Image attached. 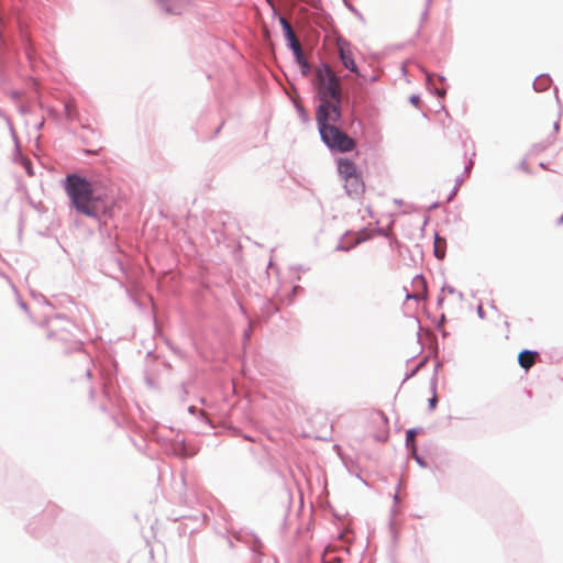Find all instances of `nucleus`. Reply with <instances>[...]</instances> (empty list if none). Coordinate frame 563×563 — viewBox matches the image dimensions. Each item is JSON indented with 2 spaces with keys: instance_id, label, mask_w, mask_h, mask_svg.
<instances>
[{
  "instance_id": "f257e3e1",
  "label": "nucleus",
  "mask_w": 563,
  "mask_h": 563,
  "mask_svg": "<svg viewBox=\"0 0 563 563\" xmlns=\"http://www.w3.org/2000/svg\"><path fill=\"white\" fill-rule=\"evenodd\" d=\"M314 99L318 100L316 118L332 114L333 119H342L341 80L329 64L321 63L311 79Z\"/></svg>"
},
{
  "instance_id": "f03ea898",
  "label": "nucleus",
  "mask_w": 563,
  "mask_h": 563,
  "mask_svg": "<svg viewBox=\"0 0 563 563\" xmlns=\"http://www.w3.org/2000/svg\"><path fill=\"white\" fill-rule=\"evenodd\" d=\"M65 190L75 209L92 219H99L97 198L93 196L91 183L78 174L67 175Z\"/></svg>"
},
{
  "instance_id": "7ed1b4c3",
  "label": "nucleus",
  "mask_w": 563,
  "mask_h": 563,
  "mask_svg": "<svg viewBox=\"0 0 563 563\" xmlns=\"http://www.w3.org/2000/svg\"><path fill=\"white\" fill-rule=\"evenodd\" d=\"M342 119H333L332 114L316 118L322 143L336 153H349L356 147V142L336 124Z\"/></svg>"
},
{
  "instance_id": "20e7f679",
  "label": "nucleus",
  "mask_w": 563,
  "mask_h": 563,
  "mask_svg": "<svg viewBox=\"0 0 563 563\" xmlns=\"http://www.w3.org/2000/svg\"><path fill=\"white\" fill-rule=\"evenodd\" d=\"M336 47L342 65L350 71L358 75V67L354 60L353 53L351 51V43L347 40L340 36L336 38Z\"/></svg>"
},
{
  "instance_id": "39448f33",
  "label": "nucleus",
  "mask_w": 563,
  "mask_h": 563,
  "mask_svg": "<svg viewBox=\"0 0 563 563\" xmlns=\"http://www.w3.org/2000/svg\"><path fill=\"white\" fill-rule=\"evenodd\" d=\"M345 192L351 197H358L364 192L365 185L360 173L344 178Z\"/></svg>"
},
{
  "instance_id": "423d86ee",
  "label": "nucleus",
  "mask_w": 563,
  "mask_h": 563,
  "mask_svg": "<svg viewBox=\"0 0 563 563\" xmlns=\"http://www.w3.org/2000/svg\"><path fill=\"white\" fill-rule=\"evenodd\" d=\"M161 9L167 14H181L187 5V0H156Z\"/></svg>"
},
{
  "instance_id": "0eeeda50",
  "label": "nucleus",
  "mask_w": 563,
  "mask_h": 563,
  "mask_svg": "<svg viewBox=\"0 0 563 563\" xmlns=\"http://www.w3.org/2000/svg\"><path fill=\"white\" fill-rule=\"evenodd\" d=\"M336 163L338 172L343 179L358 173L355 163L350 158L340 157Z\"/></svg>"
},
{
  "instance_id": "6e6552de",
  "label": "nucleus",
  "mask_w": 563,
  "mask_h": 563,
  "mask_svg": "<svg viewBox=\"0 0 563 563\" xmlns=\"http://www.w3.org/2000/svg\"><path fill=\"white\" fill-rule=\"evenodd\" d=\"M412 282H413V285L417 288H420L422 292L421 294H419L418 291L413 292V294L407 292L406 299L407 300L412 299V300H416V301L423 300L426 298V295H427V282H426V279L423 278L422 275H416L413 277Z\"/></svg>"
},
{
  "instance_id": "1a4fd4ad",
  "label": "nucleus",
  "mask_w": 563,
  "mask_h": 563,
  "mask_svg": "<svg viewBox=\"0 0 563 563\" xmlns=\"http://www.w3.org/2000/svg\"><path fill=\"white\" fill-rule=\"evenodd\" d=\"M538 353L536 351H530V350H523L519 353L518 355V363L519 365L525 368L526 371H528L534 363V356L537 355Z\"/></svg>"
},
{
  "instance_id": "9d476101",
  "label": "nucleus",
  "mask_w": 563,
  "mask_h": 563,
  "mask_svg": "<svg viewBox=\"0 0 563 563\" xmlns=\"http://www.w3.org/2000/svg\"><path fill=\"white\" fill-rule=\"evenodd\" d=\"M551 82L552 78L549 74H541L534 79L532 86L536 91H544L550 87Z\"/></svg>"
},
{
  "instance_id": "9b49d317",
  "label": "nucleus",
  "mask_w": 563,
  "mask_h": 563,
  "mask_svg": "<svg viewBox=\"0 0 563 563\" xmlns=\"http://www.w3.org/2000/svg\"><path fill=\"white\" fill-rule=\"evenodd\" d=\"M0 119H2L5 123V125L8 126L10 135L15 144V152H16V154H20L19 140H18L16 132L14 130L13 123H12L11 119L1 109H0Z\"/></svg>"
},
{
  "instance_id": "f8f14e48",
  "label": "nucleus",
  "mask_w": 563,
  "mask_h": 563,
  "mask_svg": "<svg viewBox=\"0 0 563 563\" xmlns=\"http://www.w3.org/2000/svg\"><path fill=\"white\" fill-rule=\"evenodd\" d=\"M439 367H440V363L438 362L434 366V374L431 378L432 397L428 401L429 410H434L437 407V402H438L435 390H437V374H438Z\"/></svg>"
},
{
  "instance_id": "ddd939ff",
  "label": "nucleus",
  "mask_w": 563,
  "mask_h": 563,
  "mask_svg": "<svg viewBox=\"0 0 563 563\" xmlns=\"http://www.w3.org/2000/svg\"><path fill=\"white\" fill-rule=\"evenodd\" d=\"M426 85H427V88L428 90L432 93V95H435L437 97L439 98H443L446 93V89L445 88H437L434 87L433 85V74H430V73H427L426 71Z\"/></svg>"
},
{
  "instance_id": "4468645a",
  "label": "nucleus",
  "mask_w": 563,
  "mask_h": 563,
  "mask_svg": "<svg viewBox=\"0 0 563 563\" xmlns=\"http://www.w3.org/2000/svg\"><path fill=\"white\" fill-rule=\"evenodd\" d=\"M420 430H421L420 428H412V429H409V430L406 431L405 443H406V448L408 450L417 448L416 446L415 438L420 432Z\"/></svg>"
},
{
  "instance_id": "2eb2a0df",
  "label": "nucleus",
  "mask_w": 563,
  "mask_h": 563,
  "mask_svg": "<svg viewBox=\"0 0 563 563\" xmlns=\"http://www.w3.org/2000/svg\"><path fill=\"white\" fill-rule=\"evenodd\" d=\"M363 241H365V238L363 236H357L353 243L346 245V244H343L342 241L335 246V251H341V252H349L350 250H352L353 247H355L356 245H358L360 243H362Z\"/></svg>"
},
{
  "instance_id": "dca6fc26",
  "label": "nucleus",
  "mask_w": 563,
  "mask_h": 563,
  "mask_svg": "<svg viewBox=\"0 0 563 563\" xmlns=\"http://www.w3.org/2000/svg\"><path fill=\"white\" fill-rule=\"evenodd\" d=\"M295 109H296V112H297L300 121L302 123H309L310 117H309V113L307 112V110L305 109V107L299 102H295Z\"/></svg>"
},
{
  "instance_id": "f3484780",
  "label": "nucleus",
  "mask_w": 563,
  "mask_h": 563,
  "mask_svg": "<svg viewBox=\"0 0 563 563\" xmlns=\"http://www.w3.org/2000/svg\"><path fill=\"white\" fill-rule=\"evenodd\" d=\"M296 62L300 67L301 75L303 77H307L311 73V65L308 62V59L306 58V56L302 57L301 59H297Z\"/></svg>"
},
{
  "instance_id": "a211bd4d",
  "label": "nucleus",
  "mask_w": 563,
  "mask_h": 563,
  "mask_svg": "<svg viewBox=\"0 0 563 563\" xmlns=\"http://www.w3.org/2000/svg\"><path fill=\"white\" fill-rule=\"evenodd\" d=\"M440 236L438 233H435L434 238V256L439 260H442L445 256L444 250H441L439 247Z\"/></svg>"
},
{
  "instance_id": "6ab92c4d",
  "label": "nucleus",
  "mask_w": 563,
  "mask_h": 563,
  "mask_svg": "<svg viewBox=\"0 0 563 563\" xmlns=\"http://www.w3.org/2000/svg\"><path fill=\"white\" fill-rule=\"evenodd\" d=\"M278 21L282 26L283 34L290 33L291 31H294L290 23L287 21V19L285 16L279 15Z\"/></svg>"
},
{
  "instance_id": "aec40b11",
  "label": "nucleus",
  "mask_w": 563,
  "mask_h": 563,
  "mask_svg": "<svg viewBox=\"0 0 563 563\" xmlns=\"http://www.w3.org/2000/svg\"><path fill=\"white\" fill-rule=\"evenodd\" d=\"M64 112H65V117L68 121H74L75 119V115H74V106L71 102H66L65 106H64Z\"/></svg>"
},
{
  "instance_id": "412c9836",
  "label": "nucleus",
  "mask_w": 563,
  "mask_h": 563,
  "mask_svg": "<svg viewBox=\"0 0 563 563\" xmlns=\"http://www.w3.org/2000/svg\"><path fill=\"white\" fill-rule=\"evenodd\" d=\"M441 291H446L448 294L450 295H457L459 299L460 300H463L464 299V295L463 292L456 290L453 286H449V285H444L441 289Z\"/></svg>"
},
{
  "instance_id": "4be33fe9",
  "label": "nucleus",
  "mask_w": 563,
  "mask_h": 563,
  "mask_svg": "<svg viewBox=\"0 0 563 563\" xmlns=\"http://www.w3.org/2000/svg\"><path fill=\"white\" fill-rule=\"evenodd\" d=\"M412 457L417 462V464L421 467H427L426 461L422 459V456L419 455L417 448H413L410 450Z\"/></svg>"
},
{
  "instance_id": "5701e85b",
  "label": "nucleus",
  "mask_w": 563,
  "mask_h": 563,
  "mask_svg": "<svg viewBox=\"0 0 563 563\" xmlns=\"http://www.w3.org/2000/svg\"><path fill=\"white\" fill-rule=\"evenodd\" d=\"M22 37H23V41H24V52H25V55L27 56L29 59H31L32 58L31 41H30V38L26 35H22Z\"/></svg>"
},
{
  "instance_id": "b1692460",
  "label": "nucleus",
  "mask_w": 563,
  "mask_h": 563,
  "mask_svg": "<svg viewBox=\"0 0 563 563\" xmlns=\"http://www.w3.org/2000/svg\"><path fill=\"white\" fill-rule=\"evenodd\" d=\"M32 296L36 302L44 306H51L49 301L46 299V297L42 294H35L32 291Z\"/></svg>"
},
{
  "instance_id": "393cba45",
  "label": "nucleus",
  "mask_w": 563,
  "mask_h": 563,
  "mask_svg": "<svg viewBox=\"0 0 563 563\" xmlns=\"http://www.w3.org/2000/svg\"><path fill=\"white\" fill-rule=\"evenodd\" d=\"M287 47L292 52L297 48H300L301 45H300L299 41L297 38H295V40L287 42Z\"/></svg>"
},
{
  "instance_id": "a878e982",
  "label": "nucleus",
  "mask_w": 563,
  "mask_h": 563,
  "mask_svg": "<svg viewBox=\"0 0 563 563\" xmlns=\"http://www.w3.org/2000/svg\"><path fill=\"white\" fill-rule=\"evenodd\" d=\"M431 2H432V0H426V8H424L423 12L421 13V19L422 20H426L428 18L429 8L431 5Z\"/></svg>"
},
{
  "instance_id": "bb28decb",
  "label": "nucleus",
  "mask_w": 563,
  "mask_h": 563,
  "mask_svg": "<svg viewBox=\"0 0 563 563\" xmlns=\"http://www.w3.org/2000/svg\"><path fill=\"white\" fill-rule=\"evenodd\" d=\"M292 54H294V57H295L296 60L297 59H301L302 57H305V53L302 51V47L292 51Z\"/></svg>"
},
{
  "instance_id": "cd10ccee",
  "label": "nucleus",
  "mask_w": 563,
  "mask_h": 563,
  "mask_svg": "<svg viewBox=\"0 0 563 563\" xmlns=\"http://www.w3.org/2000/svg\"><path fill=\"white\" fill-rule=\"evenodd\" d=\"M409 101L411 104L418 107V104L420 103V97L418 95H412L410 96Z\"/></svg>"
},
{
  "instance_id": "c85d7f7f",
  "label": "nucleus",
  "mask_w": 563,
  "mask_h": 563,
  "mask_svg": "<svg viewBox=\"0 0 563 563\" xmlns=\"http://www.w3.org/2000/svg\"><path fill=\"white\" fill-rule=\"evenodd\" d=\"M518 168H519L520 170H523V172H526V173H529V167H528V164H527L526 159H523V161H521V162H520V164H519Z\"/></svg>"
},
{
  "instance_id": "c756f323",
  "label": "nucleus",
  "mask_w": 563,
  "mask_h": 563,
  "mask_svg": "<svg viewBox=\"0 0 563 563\" xmlns=\"http://www.w3.org/2000/svg\"><path fill=\"white\" fill-rule=\"evenodd\" d=\"M418 372V367H413L409 373L406 374L404 380H407L411 377H413Z\"/></svg>"
},
{
  "instance_id": "7c9ffc66",
  "label": "nucleus",
  "mask_w": 563,
  "mask_h": 563,
  "mask_svg": "<svg viewBox=\"0 0 563 563\" xmlns=\"http://www.w3.org/2000/svg\"><path fill=\"white\" fill-rule=\"evenodd\" d=\"M456 192H457V188H456V186H454V188L450 191V194L446 198V201L450 202L455 197Z\"/></svg>"
},
{
  "instance_id": "2f4dec72",
  "label": "nucleus",
  "mask_w": 563,
  "mask_h": 563,
  "mask_svg": "<svg viewBox=\"0 0 563 563\" xmlns=\"http://www.w3.org/2000/svg\"><path fill=\"white\" fill-rule=\"evenodd\" d=\"M57 336L58 340L64 341L66 340L65 335L63 333L52 332L48 334V338Z\"/></svg>"
},
{
  "instance_id": "473e14b6",
  "label": "nucleus",
  "mask_w": 563,
  "mask_h": 563,
  "mask_svg": "<svg viewBox=\"0 0 563 563\" xmlns=\"http://www.w3.org/2000/svg\"><path fill=\"white\" fill-rule=\"evenodd\" d=\"M284 37H285L286 42L297 38L294 31H291L290 33L284 34Z\"/></svg>"
},
{
  "instance_id": "72a5a7b5",
  "label": "nucleus",
  "mask_w": 563,
  "mask_h": 563,
  "mask_svg": "<svg viewBox=\"0 0 563 563\" xmlns=\"http://www.w3.org/2000/svg\"><path fill=\"white\" fill-rule=\"evenodd\" d=\"M477 316L481 318V319H484L485 318V312H484V309L482 307V305H479L477 307Z\"/></svg>"
},
{
  "instance_id": "f704fd0d",
  "label": "nucleus",
  "mask_w": 563,
  "mask_h": 563,
  "mask_svg": "<svg viewBox=\"0 0 563 563\" xmlns=\"http://www.w3.org/2000/svg\"><path fill=\"white\" fill-rule=\"evenodd\" d=\"M18 303L24 311L29 310L27 305L22 299L19 298Z\"/></svg>"
},
{
  "instance_id": "c9c22d12",
  "label": "nucleus",
  "mask_w": 563,
  "mask_h": 563,
  "mask_svg": "<svg viewBox=\"0 0 563 563\" xmlns=\"http://www.w3.org/2000/svg\"><path fill=\"white\" fill-rule=\"evenodd\" d=\"M464 181V178L463 176H457L456 179H455V186L456 188L462 185V183Z\"/></svg>"
},
{
  "instance_id": "e433bc0d",
  "label": "nucleus",
  "mask_w": 563,
  "mask_h": 563,
  "mask_svg": "<svg viewBox=\"0 0 563 563\" xmlns=\"http://www.w3.org/2000/svg\"><path fill=\"white\" fill-rule=\"evenodd\" d=\"M473 167V161L470 159L468 164L464 168V173H468Z\"/></svg>"
},
{
  "instance_id": "4c0bfd02",
  "label": "nucleus",
  "mask_w": 563,
  "mask_h": 563,
  "mask_svg": "<svg viewBox=\"0 0 563 563\" xmlns=\"http://www.w3.org/2000/svg\"><path fill=\"white\" fill-rule=\"evenodd\" d=\"M11 98L14 99V100H18L20 98V92L19 91H11Z\"/></svg>"
},
{
  "instance_id": "58836bf2",
  "label": "nucleus",
  "mask_w": 563,
  "mask_h": 563,
  "mask_svg": "<svg viewBox=\"0 0 563 563\" xmlns=\"http://www.w3.org/2000/svg\"><path fill=\"white\" fill-rule=\"evenodd\" d=\"M250 335H251V330L250 329L245 330L244 334H243L244 341L250 340Z\"/></svg>"
},
{
  "instance_id": "ea45409f",
  "label": "nucleus",
  "mask_w": 563,
  "mask_h": 563,
  "mask_svg": "<svg viewBox=\"0 0 563 563\" xmlns=\"http://www.w3.org/2000/svg\"><path fill=\"white\" fill-rule=\"evenodd\" d=\"M443 302H444V297L442 295H440L437 299V303L439 307H441L443 305Z\"/></svg>"
},
{
  "instance_id": "a19ab883",
  "label": "nucleus",
  "mask_w": 563,
  "mask_h": 563,
  "mask_svg": "<svg viewBox=\"0 0 563 563\" xmlns=\"http://www.w3.org/2000/svg\"><path fill=\"white\" fill-rule=\"evenodd\" d=\"M427 363V358H423L422 361H420L415 367H418V371L424 366V364Z\"/></svg>"
},
{
  "instance_id": "79ce46f5",
  "label": "nucleus",
  "mask_w": 563,
  "mask_h": 563,
  "mask_svg": "<svg viewBox=\"0 0 563 563\" xmlns=\"http://www.w3.org/2000/svg\"><path fill=\"white\" fill-rule=\"evenodd\" d=\"M74 350H75V351H81V343L76 341V342L74 343Z\"/></svg>"
},
{
  "instance_id": "37998d69",
  "label": "nucleus",
  "mask_w": 563,
  "mask_h": 563,
  "mask_svg": "<svg viewBox=\"0 0 563 563\" xmlns=\"http://www.w3.org/2000/svg\"><path fill=\"white\" fill-rule=\"evenodd\" d=\"M251 537H252V539L254 540V542H255V544H256V545H258V547H261V545H262V544H261L260 539H258L255 534H251Z\"/></svg>"
},
{
  "instance_id": "c03bdc74",
  "label": "nucleus",
  "mask_w": 563,
  "mask_h": 563,
  "mask_svg": "<svg viewBox=\"0 0 563 563\" xmlns=\"http://www.w3.org/2000/svg\"><path fill=\"white\" fill-rule=\"evenodd\" d=\"M554 91H555L556 103L559 104V107H561V100H560L559 95H558V87L554 88Z\"/></svg>"
},
{
  "instance_id": "a18cd8bd",
  "label": "nucleus",
  "mask_w": 563,
  "mask_h": 563,
  "mask_svg": "<svg viewBox=\"0 0 563 563\" xmlns=\"http://www.w3.org/2000/svg\"><path fill=\"white\" fill-rule=\"evenodd\" d=\"M180 388H181V391H183V397L185 398L186 395L188 394L187 388H186V386L184 384L181 385Z\"/></svg>"
},
{
  "instance_id": "49530a36",
  "label": "nucleus",
  "mask_w": 563,
  "mask_h": 563,
  "mask_svg": "<svg viewBox=\"0 0 563 563\" xmlns=\"http://www.w3.org/2000/svg\"><path fill=\"white\" fill-rule=\"evenodd\" d=\"M439 207V203L438 202H433L432 205H430V207L428 208L429 210H433L435 208Z\"/></svg>"
},
{
  "instance_id": "de8ad7c7",
  "label": "nucleus",
  "mask_w": 563,
  "mask_h": 563,
  "mask_svg": "<svg viewBox=\"0 0 563 563\" xmlns=\"http://www.w3.org/2000/svg\"><path fill=\"white\" fill-rule=\"evenodd\" d=\"M188 411L194 415L196 412V407L195 406H190L188 407Z\"/></svg>"
},
{
  "instance_id": "09e8293b",
  "label": "nucleus",
  "mask_w": 563,
  "mask_h": 563,
  "mask_svg": "<svg viewBox=\"0 0 563 563\" xmlns=\"http://www.w3.org/2000/svg\"><path fill=\"white\" fill-rule=\"evenodd\" d=\"M398 503H399V496H398V494L396 493V494L394 495V504L396 505V504H398Z\"/></svg>"
},
{
  "instance_id": "8fccbe9b",
  "label": "nucleus",
  "mask_w": 563,
  "mask_h": 563,
  "mask_svg": "<svg viewBox=\"0 0 563 563\" xmlns=\"http://www.w3.org/2000/svg\"><path fill=\"white\" fill-rule=\"evenodd\" d=\"M443 321H444V314H442V317H441V319H440V321H439V323H438V325H437V327H438V328L442 327Z\"/></svg>"
},
{
  "instance_id": "3c124183",
  "label": "nucleus",
  "mask_w": 563,
  "mask_h": 563,
  "mask_svg": "<svg viewBox=\"0 0 563 563\" xmlns=\"http://www.w3.org/2000/svg\"><path fill=\"white\" fill-rule=\"evenodd\" d=\"M438 79H439V81H441V82H444V81H445V77H444V76H442V75H438Z\"/></svg>"
},
{
  "instance_id": "603ef678",
  "label": "nucleus",
  "mask_w": 563,
  "mask_h": 563,
  "mask_svg": "<svg viewBox=\"0 0 563 563\" xmlns=\"http://www.w3.org/2000/svg\"><path fill=\"white\" fill-rule=\"evenodd\" d=\"M559 128H560L559 122L558 121L554 122V125H553L554 131H559Z\"/></svg>"
},
{
  "instance_id": "864d4df0",
  "label": "nucleus",
  "mask_w": 563,
  "mask_h": 563,
  "mask_svg": "<svg viewBox=\"0 0 563 563\" xmlns=\"http://www.w3.org/2000/svg\"><path fill=\"white\" fill-rule=\"evenodd\" d=\"M86 376L89 378L91 376V369L87 368L85 372Z\"/></svg>"
},
{
  "instance_id": "5fc2aeb1",
  "label": "nucleus",
  "mask_w": 563,
  "mask_h": 563,
  "mask_svg": "<svg viewBox=\"0 0 563 563\" xmlns=\"http://www.w3.org/2000/svg\"><path fill=\"white\" fill-rule=\"evenodd\" d=\"M86 153H87V154H96V153H97V151H96V150H86Z\"/></svg>"
},
{
  "instance_id": "6e6d98bb",
  "label": "nucleus",
  "mask_w": 563,
  "mask_h": 563,
  "mask_svg": "<svg viewBox=\"0 0 563 563\" xmlns=\"http://www.w3.org/2000/svg\"><path fill=\"white\" fill-rule=\"evenodd\" d=\"M300 287L299 286H294L292 289H291V292L292 294H296V291L299 289Z\"/></svg>"
},
{
  "instance_id": "4d7b16f0",
  "label": "nucleus",
  "mask_w": 563,
  "mask_h": 563,
  "mask_svg": "<svg viewBox=\"0 0 563 563\" xmlns=\"http://www.w3.org/2000/svg\"><path fill=\"white\" fill-rule=\"evenodd\" d=\"M27 165H30V161H26V165H25L26 170L30 173V169H29Z\"/></svg>"
},
{
  "instance_id": "13d9d810",
  "label": "nucleus",
  "mask_w": 563,
  "mask_h": 563,
  "mask_svg": "<svg viewBox=\"0 0 563 563\" xmlns=\"http://www.w3.org/2000/svg\"><path fill=\"white\" fill-rule=\"evenodd\" d=\"M43 124H44V123H43V122H41V123L36 126V128H37V130H40V129L43 126Z\"/></svg>"
},
{
  "instance_id": "bf43d9fd",
  "label": "nucleus",
  "mask_w": 563,
  "mask_h": 563,
  "mask_svg": "<svg viewBox=\"0 0 563 563\" xmlns=\"http://www.w3.org/2000/svg\"><path fill=\"white\" fill-rule=\"evenodd\" d=\"M562 222H563V214L559 219V223H562Z\"/></svg>"
},
{
  "instance_id": "052dcab7",
  "label": "nucleus",
  "mask_w": 563,
  "mask_h": 563,
  "mask_svg": "<svg viewBox=\"0 0 563 563\" xmlns=\"http://www.w3.org/2000/svg\"><path fill=\"white\" fill-rule=\"evenodd\" d=\"M379 232L380 234L386 235V232L383 229H380Z\"/></svg>"
},
{
  "instance_id": "680f3d73",
  "label": "nucleus",
  "mask_w": 563,
  "mask_h": 563,
  "mask_svg": "<svg viewBox=\"0 0 563 563\" xmlns=\"http://www.w3.org/2000/svg\"><path fill=\"white\" fill-rule=\"evenodd\" d=\"M56 318H57V319H62V318H64V317H63L62 314H57V316H56Z\"/></svg>"
},
{
  "instance_id": "e2e57ef3",
  "label": "nucleus",
  "mask_w": 563,
  "mask_h": 563,
  "mask_svg": "<svg viewBox=\"0 0 563 563\" xmlns=\"http://www.w3.org/2000/svg\"><path fill=\"white\" fill-rule=\"evenodd\" d=\"M235 538L236 540H241V534L239 533Z\"/></svg>"
},
{
  "instance_id": "0e129e2a",
  "label": "nucleus",
  "mask_w": 563,
  "mask_h": 563,
  "mask_svg": "<svg viewBox=\"0 0 563 563\" xmlns=\"http://www.w3.org/2000/svg\"><path fill=\"white\" fill-rule=\"evenodd\" d=\"M229 544L231 548H233V542L231 540H229Z\"/></svg>"
},
{
  "instance_id": "69168bd1",
  "label": "nucleus",
  "mask_w": 563,
  "mask_h": 563,
  "mask_svg": "<svg viewBox=\"0 0 563 563\" xmlns=\"http://www.w3.org/2000/svg\"><path fill=\"white\" fill-rule=\"evenodd\" d=\"M219 132H220V128H218L214 133L219 134Z\"/></svg>"
},
{
  "instance_id": "338daca9",
  "label": "nucleus",
  "mask_w": 563,
  "mask_h": 563,
  "mask_svg": "<svg viewBox=\"0 0 563 563\" xmlns=\"http://www.w3.org/2000/svg\"><path fill=\"white\" fill-rule=\"evenodd\" d=\"M90 397L91 398L93 397V390L92 389L90 390Z\"/></svg>"
}]
</instances>
